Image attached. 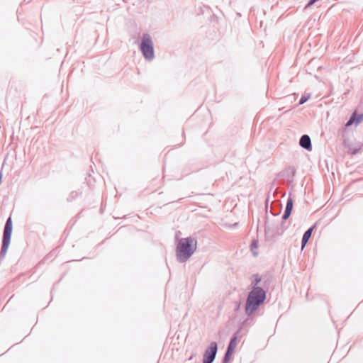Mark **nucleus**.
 <instances>
[{
    "instance_id": "obj_1",
    "label": "nucleus",
    "mask_w": 363,
    "mask_h": 363,
    "mask_svg": "<svg viewBox=\"0 0 363 363\" xmlns=\"http://www.w3.org/2000/svg\"><path fill=\"white\" fill-rule=\"evenodd\" d=\"M196 248V238L192 237L181 238L176 247V256L177 260L180 263L186 262L194 253Z\"/></svg>"
},
{
    "instance_id": "obj_2",
    "label": "nucleus",
    "mask_w": 363,
    "mask_h": 363,
    "mask_svg": "<svg viewBox=\"0 0 363 363\" xmlns=\"http://www.w3.org/2000/svg\"><path fill=\"white\" fill-rule=\"evenodd\" d=\"M266 298V291L262 287H253L249 292L245 303V313L252 315Z\"/></svg>"
},
{
    "instance_id": "obj_3",
    "label": "nucleus",
    "mask_w": 363,
    "mask_h": 363,
    "mask_svg": "<svg viewBox=\"0 0 363 363\" xmlns=\"http://www.w3.org/2000/svg\"><path fill=\"white\" fill-rule=\"evenodd\" d=\"M140 50L147 60L151 61L155 58L153 43L150 34H143L140 43Z\"/></svg>"
},
{
    "instance_id": "obj_4",
    "label": "nucleus",
    "mask_w": 363,
    "mask_h": 363,
    "mask_svg": "<svg viewBox=\"0 0 363 363\" xmlns=\"http://www.w3.org/2000/svg\"><path fill=\"white\" fill-rule=\"evenodd\" d=\"M218 350V345L216 342H211L209 347L203 354V363H213Z\"/></svg>"
},
{
    "instance_id": "obj_5",
    "label": "nucleus",
    "mask_w": 363,
    "mask_h": 363,
    "mask_svg": "<svg viewBox=\"0 0 363 363\" xmlns=\"http://www.w3.org/2000/svg\"><path fill=\"white\" fill-rule=\"evenodd\" d=\"M299 145L308 150L311 151L312 150V145H311V138L308 135H303L300 140H299Z\"/></svg>"
},
{
    "instance_id": "obj_6",
    "label": "nucleus",
    "mask_w": 363,
    "mask_h": 363,
    "mask_svg": "<svg viewBox=\"0 0 363 363\" xmlns=\"http://www.w3.org/2000/svg\"><path fill=\"white\" fill-rule=\"evenodd\" d=\"M315 225H313V226H311V228H309L303 235V237H302V240H301V245H302V248H303L307 244L308 240L310 239V238L311 237V235H312V232L315 228Z\"/></svg>"
},
{
    "instance_id": "obj_7",
    "label": "nucleus",
    "mask_w": 363,
    "mask_h": 363,
    "mask_svg": "<svg viewBox=\"0 0 363 363\" xmlns=\"http://www.w3.org/2000/svg\"><path fill=\"white\" fill-rule=\"evenodd\" d=\"M239 333V331H237L233 336V337L230 339V342L228 344V346L227 347V351L230 352L232 353L234 352L235 349L237 346V340H238V335Z\"/></svg>"
},
{
    "instance_id": "obj_8",
    "label": "nucleus",
    "mask_w": 363,
    "mask_h": 363,
    "mask_svg": "<svg viewBox=\"0 0 363 363\" xmlns=\"http://www.w3.org/2000/svg\"><path fill=\"white\" fill-rule=\"evenodd\" d=\"M261 281V277L258 274H253L251 280L252 289L253 287H259L258 284Z\"/></svg>"
},
{
    "instance_id": "obj_9",
    "label": "nucleus",
    "mask_w": 363,
    "mask_h": 363,
    "mask_svg": "<svg viewBox=\"0 0 363 363\" xmlns=\"http://www.w3.org/2000/svg\"><path fill=\"white\" fill-rule=\"evenodd\" d=\"M354 124L355 126L357 125V120H356V111H354L352 115L350 116L349 120L345 123L346 127L351 126L352 125Z\"/></svg>"
},
{
    "instance_id": "obj_10",
    "label": "nucleus",
    "mask_w": 363,
    "mask_h": 363,
    "mask_svg": "<svg viewBox=\"0 0 363 363\" xmlns=\"http://www.w3.org/2000/svg\"><path fill=\"white\" fill-rule=\"evenodd\" d=\"M292 208H293V201L291 199L289 198L287 200L284 213H286V214L291 215Z\"/></svg>"
},
{
    "instance_id": "obj_11",
    "label": "nucleus",
    "mask_w": 363,
    "mask_h": 363,
    "mask_svg": "<svg viewBox=\"0 0 363 363\" xmlns=\"http://www.w3.org/2000/svg\"><path fill=\"white\" fill-rule=\"evenodd\" d=\"M258 247V242L255 240H252V242L250 244V250L253 255L257 256L258 255V252L256 251V250Z\"/></svg>"
},
{
    "instance_id": "obj_12",
    "label": "nucleus",
    "mask_w": 363,
    "mask_h": 363,
    "mask_svg": "<svg viewBox=\"0 0 363 363\" xmlns=\"http://www.w3.org/2000/svg\"><path fill=\"white\" fill-rule=\"evenodd\" d=\"M233 353L226 350L222 363H229Z\"/></svg>"
},
{
    "instance_id": "obj_13",
    "label": "nucleus",
    "mask_w": 363,
    "mask_h": 363,
    "mask_svg": "<svg viewBox=\"0 0 363 363\" xmlns=\"http://www.w3.org/2000/svg\"><path fill=\"white\" fill-rule=\"evenodd\" d=\"M81 194V192L79 191H73L70 193L69 197L67 198V201H72V200H74L75 198H77L79 194Z\"/></svg>"
},
{
    "instance_id": "obj_14",
    "label": "nucleus",
    "mask_w": 363,
    "mask_h": 363,
    "mask_svg": "<svg viewBox=\"0 0 363 363\" xmlns=\"http://www.w3.org/2000/svg\"><path fill=\"white\" fill-rule=\"evenodd\" d=\"M360 149H361V147H354V148L350 147L349 150H348V153L350 154L351 155H357L359 152Z\"/></svg>"
},
{
    "instance_id": "obj_15",
    "label": "nucleus",
    "mask_w": 363,
    "mask_h": 363,
    "mask_svg": "<svg viewBox=\"0 0 363 363\" xmlns=\"http://www.w3.org/2000/svg\"><path fill=\"white\" fill-rule=\"evenodd\" d=\"M309 98H310L309 95H308V96H302L301 98L299 100L298 104L300 105L303 104L304 103H306L308 100Z\"/></svg>"
},
{
    "instance_id": "obj_16",
    "label": "nucleus",
    "mask_w": 363,
    "mask_h": 363,
    "mask_svg": "<svg viewBox=\"0 0 363 363\" xmlns=\"http://www.w3.org/2000/svg\"><path fill=\"white\" fill-rule=\"evenodd\" d=\"M356 120L357 125H358L360 123V122L363 120V113L357 115V113L356 112Z\"/></svg>"
},
{
    "instance_id": "obj_17",
    "label": "nucleus",
    "mask_w": 363,
    "mask_h": 363,
    "mask_svg": "<svg viewBox=\"0 0 363 363\" xmlns=\"http://www.w3.org/2000/svg\"><path fill=\"white\" fill-rule=\"evenodd\" d=\"M318 1V0H309L308 3L306 4L305 8L306 9L308 8L309 6H311V5H313V4H315Z\"/></svg>"
},
{
    "instance_id": "obj_18",
    "label": "nucleus",
    "mask_w": 363,
    "mask_h": 363,
    "mask_svg": "<svg viewBox=\"0 0 363 363\" xmlns=\"http://www.w3.org/2000/svg\"><path fill=\"white\" fill-rule=\"evenodd\" d=\"M289 216H290V215L286 214V213H284V214L282 216V220H286L289 218Z\"/></svg>"
},
{
    "instance_id": "obj_19",
    "label": "nucleus",
    "mask_w": 363,
    "mask_h": 363,
    "mask_svg": "<svg viewBox=\"0 0 363 363\" xmlns=\"http://www.w3.org/2000/svg\"><path fill=\"white\" fill-rule=\"evenodd\" d=\"M279 213H280V210L278 211V213H276V215H277V214H279ZM274 215L275 216V214H274Z\"/></svg>"
}]
</instances>
